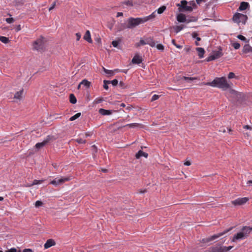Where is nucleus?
I'll use <instances>...</instances> for the list:
<instances>
[{
	"label": "nucleus",
	"instance_id": "412c9836",
	"mask_svg": "<svg viewBox=\"0 0 252 252\" xmlns=\"http://www.w3.org/2000/svg\"><path fill=\"white\" fill-rule=\"evenodd\" d=\"M146 44H148L152 47H154L156 46V43L155 41L151 37H148L146 38Z\"/></svg>",
	"mask_w": 252,
	"mask_h": 252
},
{
	"label": "nucleus",
	"instance_id": "1a4fd4ad",
	"mask_svg": "<svg viewBox=\"0 0 252 252\" xmlns=\"http://www.w3.org/2000/svg\"><path fill=\"white\" fill-rule=\"evenodd\" d=\"M141 1L139 0H127L122 3V5H125L127 7L135 6L140 4Z\"/></svg>",
	"mask_w": 252,
	"mask_h": 252
},
{
	"label": "nucleus",
	"instance_id": "9b49d317",
	"mask_svg": "<svg viewBox=\"0 0 252 252\" xmlns=\"http://www.w3.org/2000/svg\"><path fill=\"white\" fill-rule=\"evenodd\" d=\"M248 17H233L232 20L234 23L239 25L241 23L245 24Z\"/></svg>",
	"mask_w": 252,
	"mask_h": 252
},
{
	"label": "nucleus",
	"instance_id": "8fccbe9b",
	"mask_svg": "<svg viewBox=\"0 0 252 252\" xmlns=\"http://www.w3.org/2000/svg\"><path fill=\"white\" fill-rule=\"evenodd\" d=\"M206 0H196L195 3L196 5H200L202 2H205Z\"/></svg>",
	"mask_w": 252,
	"mask_h": 252
},
{
	"label": "nucleus",
	"instance_id": "c03bdc74",
	"mask_svg": "<svg viewBox=\"0 0 252 252\" xmlns=\"http://www.w3.org/2000/svg\"><path fill=\"white\" fill-rule=\"evenodd\" d=\"M157 48L161 51H163L164 49V46L162 44H159L156 46Z\"/></svg>",
	"mask_w": 252,
	"mask_h": 252
},
{
	"label": "nucleus",
	"instance_id": "58836bf2",
	"mask_svg": "<svg viewBox=\"0 0 252 252\" xmlns=\"http://www.w3.org/2000/svg\"><path fill=\"white\" fill-rule=\"evenodd\" d=\"M43 181H44V180H34L33 181V183H32V184L31 185H30V186L41 184L43 182Z\"/></svg>",
	"mask_w": 252,
	"mask_h": 252
},
{
	"label": "nucleus",
	"instance_id": "6e6552de",
	"mask_svg": "<svg viewBox=\"0 0 252 252\" xmlns=\"http://www.w3.org/2000/svg\"><path fill=\"white\" fill-rule=\"evenodd\" d=\"M249 200L248 197L238 198L231 201V204L234 206L242 205L245 204Z\"/></svg>",
	"mask_w": 252,
	"mask_h": 252
},
{
	"label": "nucleus",
	"instance_id": "393cba45",
	"mask_svg": "<svg viewBox=\"0 0 252 252\" xmlns=\"http://www.w3.org/2000/svg\"><path fill=\"white\" fill-rule=\"evenodd\" d=\"M242 51L244 53L252 52V47L249 45L246 44L243 47Z\"/></svg>",
	"mask_w": 252,
	"mask_h": 252
},
{
	"label": "nucleus",
	"instance_id": "f03ea898",
	"mask_svg": "<svg viewBox=\"0 0 252 252\" xmlns=\"http://www.w3.org/2000/svg\"><path fill=\"white\" fill-rule=\"evenodd\" d=\"M178 9L181 12H190L197 8V6L194 0L188 1L186 0H182L180 3L177 4Z\"/></svg>",
	"mask_w": 252,
	"mask_h": 252
},
{
	"label": "nucleus",
	"instance_id": "603ef678",
	"mask_svg": "<svg viewBox=\"0 0 252 252\" xmlns=\"http://www.w3.org/2000/svg\"><path fill=\"white\" fill-rule=\"evenodd\" d=\"M110 83H111L113 86H116L118 83V81L117 79H114L110 81Z\"/></svg>",
	"mask_w": 252,
	"mask_h": 252
},
{
	"label": "nucleus",
	"instance_id": "338daca9",
	"mask_svg": "<svg viewBox=\"0 0 252 252\" xmlns=\"http://www.w3.org/2000/svg\"><path fill=\"white\" fill-rule=\"evenodd\" d=\"M92 135V133L91 132H88L85 133L86 137L88 136H90Z\"/></svg>",
	"mask_w": 252,
	"mask_h": 252
},
{
	"label": "nucleus",
	"instance_id": "5fc2aeb1",
	"mask_svg": "<svg viewBox=\"0 0 252 252\" xmlns=\"http://www.w3.org/2000/svg\"><path fill=\"white\" fill-rule=\"evenodd\" d=\"M229 89V92L231 94H234V95H236L237 94V92L236 91H235L234 90H233V89H231L230 88Z\"/></svg>",
	"mask_w": 252,
	"mask_h": 252
},
{
	"label": "nucleus",
	"instance_id": "09e8293b",
	"mask_svg": "<svg viewBox=\"0 0 252 252\" xmlns=\"http://www.w3.org/2000/svg\"><path fill=\"white\" fill-rule=\"evenodd\" d=\"M5 21L8 23H13L14 21V19L12 18V17H10V18H6L5 19Z\"/></svg>",
	"mask_w": 252,
	"mask_h": 252
},
{
	"label": "nucleus",
	"instance_id": "4c0bfd02",
	"mask_svg": "<svg viewBox=\"0 0 252 252\" xmlns=\"http://www.w3.org/2000/svg\"><path fill=\"white\" fill-rule=\"evenodd\" d=\"M166 8V7L165 5H162L158 9V13L159 14L162 13Z\"/></svg>",
	"mask_w": 252,
	"mask_h": 252
},
{
	"label": "nucleus",
	"instance_id": "680f3d73",
	"mask_svg": "<svg viewBox=\"0 0 252 252\" xmlns=\"http://www.w3.org/2000/svg\"><path fill=\"white\" fill-rule=\"evenodd\" d=\"M147 192V190L146 189H144V190H139L138 191V192L140 193H145Z\"/></svg>",
	"mask_w": 252,
	"mask_h": 252
},
{
	"label": "nucleus",
	"instance_id": "ea45409f",
	"mask_svg": "<svg viewBox=\"0 0 252 252\" xmlns=\"http://www.w3.org/2000/svg\"><path fill=\"white\" fill-rule=\"evenodd\" d=\"M75 141L79 143V144H85L86 143V140H84V139H83L82 138H77L75 140Z\"/></svg>",
	"mask_w": 252,
	"mask_h": 252
},
{
	"label": "nucleus",
	"instance_id": "39448f33",
	"mask_svg": "<svg viewBox=\"0 0 252 252\" xmlns=\"http://www.w3.org/2000/svg\"><path fill=\"white\" fill-rule=\"evenodd\" d=\"M72 179L71 177H61L60 178H56L53 181H51L50 184L55 187L61 185L65 182H68Z\"/></svg>",
	"mask_w": 252,
	"mask_h": 252
},
{
	"label": "nucleus",
	"instance_id": "4468645a",
	"mask_svg": "<svg viewBox=\"0 0 252 252\" xmlns=\"http://www.w3.org/2000/svg\"><path fill=\"white\" fill-rule=\"evenodd\" d=\"M56 245L55 241L52 239H48L44 245V249H47Z\"/></svg>",
	"mask_w": 252,
	"mask_h": 252
},
{
	"label": "nucleus",
	"instance_id": "37998d69",
	"mask_svg": "<svg viewBox=\"0 0 252 252\" xmlns=\"http://www.w3.org/2000/svg\"><path fill=\"white\" fill-rule=\"evenodd\" d=\"M232 46L235 49H238L240 47V44L238 42H234L232 43Z\"/></svg>",
	"mask_w": 252,
	"mask_h": 252
},
{
	"label": "nucleus",
	"instance_id": "e433bc0d",
	"mask_svg": "<svg viewBox=\"0 0 252 252\" xmlns=\"http://www.w3.org/2000/svg\"><path fill=\"white\" fill-rule=\"evenodd\" d=\"M120 41V39H119V40H114L112 42V44L114 47L120 48L119 44Z\"/></svg>",
	"mask_w": 252,
	"mask_h": 252
},
{
	"label": "nucleus",
	"instance_id": "f704fd0d",
	"mask_svg": "<svg viewBox=\"0 0 252 252\" xmlns=\"http://www.w3.org/2000/svg\"><path fill=\"white\" fill-rule=\"evenodd\" d=\"M81 116V113H77L75 115L71 117L69 119V121H73L78 118Z\"/></svg>",
	"mask_w": 252,
	"mask_h": 252
},
{
	"label": "nucleus",
	"instance_id": "f257e3e1",
	"mask_svg": "<svg viewBox=\"0 0 252 252\" xmlns=\"http://www.w3.org/2000/svg\"><path fill=\"white\" fill-rule=\"evenodd\" d=\"M201 84L218 88L223 91H226L230 88V85L225 77H216L212 82H203Z\"/></svg>",
	"mask_w": 252,
	"mask_h": 252
},
{
	"label": "nucleus",
	"instance_id": "2f4dec72",
	"mask_svg": "<svg viewBox=\"0 0 252 252\" xmlns=\"http://www.w3.org/2000/svg\"><path fill=\"white\" fill-rule=\"evenodd\" d=\"M69 101L70 103L75 104L77 102V99L73 94H70L69 95Z\"/></svg>",
	"mask_w": 252,
	"mask_h": 252
},
{
	"label": "nucleus",
	"instance_id": "774afa93",
	"mask_svg": "<svg viewBox=\"0 0 252 252\" xmlns=\"http://www.w3.org/2000/svg\"><path fill=\"white\" fill-rule=\"evenodd\" d=\"M248 185H252V180H249L247 182V183Z\"/></svg>",
	"mask_w": 252,
	"mask_h": 252
},
{
	"label": "nucleus",
	"instance_id": "423d86ee",
	"mask_svg": "<svg viewBox=\"0 0 252 252\" xmlns=\"http://www.w3.org/2000/svg\"><path fill=\"white\" fill-rule=\"evenodd\" d=\"M231 229H232V228H230L228 229L225 230V231H223L222 232L219 233L217 234L214 235L209 238L203 239L202 240V242L203 243H208L210 241L214 240L220 237V236L224 235L225 234H226L227 232H229Z\"/></svg>",
	"mask_w": 252,
	"mask_h": 252
},
{
	"label": "nucleus",
	"instance_id": "a878e982",
	"mask_svg": "<svg viewBox=\"0 0 252 252\" xmlns=\"http://www.w3.org/2000/svg\"><path fill=\"white\" fill-rule=\"evenodd\" d=\"M196 51L198 52V55L199 58H202L205 53V50L203 48L198 47L196 48Z\"/></svg>",
	"mask_w": 252,
	"mask_h": 252
},
{
	"label": "nucleus",
	"instance_id": "a18cd8bd",
	"mask_svg": "<svg viewBox=\"0 0 252 252\" xmlns=\"http://www.w3.org/2000/svg\"><path fill=\"white\" fill-rule=\"evenodd\" d=\"M43 205V203L42 201L38 200L36 201L35 203V206L36 207H39L40 206H41Z\"/></svg>",
	"mask_w": 252,
	"mask_h": 252
},
{
	"label": "nucleus",
	"instance_id": "f3484780",
	"mask_svg": "<svg viewBox=\"0 0 252 252\" xmlns=\"http://www.w3.org/2000/svg\"><path fill=\"white\" fill-rule=\"evenodd\" d=\"M250 7V4L247 2L243 1L241 2L240 5L239 7V10H245Z\"/></svg>",
	"mask_w": 252,
	"mask_h": 252
},
{
	"label": "nucleus",
	"instance_id": "4be33fe9",
	"mask_svg": "<svg viewBox=\"0 0 252 252\" xmlns=\"http://www.w3.org/2000/svg\"><path fill=\"white\" fill-rule=\"evenodd\" d=\"M148 156V154L144 152L142 150H139L135 155V157L136 158H139L141 157L147 158Z\"/></svg>",
	"mask_w": 252,
	"mask_h": 252
},
{
	"label": "nucleus",
	"instance_id": "6e6d98bb",
	"mask_svg": "<svg viewBox=\"0 0 252 252\" xmlns=\"http://www.w3.org/2000/svg\"><path fill=\"white\" fill-rule=\"evenodd\" d=\"M6 252H17V250L15 248H11L7 250Z\"/></svg>",
	"mask_w": 252,
	"mask_h": 252
},
{
	"label": "nucleus",
	"instance_id": "473e14b6",
	"mask_svg": "<svg viewBox=\"0 0 252 252\" xmlns=\"http://www.w3.org/2000/svg\"><path fill=\"white\" fill-rule=\"evenodd\" d=\"M184 28V27L183 25H180V26H176L174 27L173 29H174V31H175V32L176 33H178L179 32H180L182 30H183Z\"/></svg>",
	"mask_w": 252,
	"mask_h": 252
},
{
	"label": "nucleus",
	"instance_id": "5701e85b",
	"mask_svg": "<svg viewBox=\"0 0 252 252\" xmlns=\"http://www.w3.org/2000/svg\"><path fill=\"white\" fill-rule=\"evenodd\" d=\"M208 252H220V246L218 245L209 248Z\"/></svg>",
	"mask_w": 252,
	"mask_h": 252
},
{
	"label": "nucleus",
	"instance_id": "c85d7f7f",
	"mask_svg": "<svg viewBox=\"0 0 252 252\" xmlns=\"http://www.w3.org/2000/svg\"><path fill=\"white\" fill-rule=\"evenodd\" d=\"M141 125L138 123H132V124H127L126 126H122L121 127H123L125 126H128L129 128H134L135 127H137L139 126H140Z\"/></svg>",
	"mask_w": 252,
	"mask_h": 252
},
{
	"label": "nucleus",
	"instance_id": "7c9ffc66",
	"mask_svg": "<svg viewBox=\"0 0 252 252\" xmlns=\"http://www.w3.org/2000/svg\"><path fill=\"white\" fill-rule=\"evenodd\" d=\"M115 23V21L113 19H111L108 22L107 27L109 29H112Z\"/></svg>",
	"mask_w": 252,
	"mask_h": 252
},
{
	"label": "nucleus",
	"instance_id": "72a5a7b5",
	"mask_svg": "<svg viewBox=\"0 0 252 252\" xmlns=\"http://www.w3.org/2000/svg\"><path fill=\"white\" fill-rule=\"evenodd\" d=\"M0 41L3 43H8L9 42V39L5 36H0Z\"/></svg>",
	"mask_w": 252,
	"mask_h": 252
},
{
	"label": "nucleus",
	"instance_id": "3c124183",
	"mask_svg": "<svg viewBox=\"0 0 252 252\" xmlns=\"http://www.w3.org/2000/svg\"><path fill=\"white\" fill-rule=\"evenodd\" d=\"M237 38L241 40L245 41L246 40V38L245 36L239 34L237 36Z\"/></svg>",
	"mask_w": 252,
	"mask_h": 252
},
{
	"label": "nucleus",
	"instance_id": "aec40b11",
	"mask_svg": "<svg viewBox=\"0 0 252 252\" xmlns=\"http://www.w3.org/2000/svg\"><path fill=\"white\" fill-rule=\"evenodd\" d=\"M83 38L87 41L89 43H92V39L91 38V33L89 31H87L86 32L85 35H84Z\"/></svg>",
	"mask_w": 252,
	"mask_h": 252
},
{
	"label": "nucleus",
	"instance_id": "a19ab883",
	"mask_svg": "<svg viewBox=\"0 0 252 252\" xmlns=\"http://www.w3.org/2000/svg\"><path fill=\"white\" fill-rule=\"evenodd\" d=\"M171 42L175 46H176L178 49H181L183 47L182 45H180L176 43V41L175 39H172Z\"/></svg>",
	"mask_w": 252,
	"mask_h": 252
},
{
	"label": "nucleus",
	"instance_id": "e2e57ef3",
	"mask_svg": "<svg viewBox=\"0 0 252 252\" xmlns=\"http://www.w3.org/2000/svg\"><path fill=\"white\" fill-rule=\"evenodd\" d=\"M233 16H247V15L243 14H241V13H236Z\"/></svg>",
	"mask_w": 252,
	"mask_h": 252
},
{
	"label": "nucleus",
	"instance_id": "b1692460",
	"mask_svg": "<svg viewBox=\"0 0 252 252\" xmlns=\"http://www.w3.org/2000/svg\"><path fill=\"white\" fill-rule=\"evenodd\" d=\"M24 92L23 89L15 93L14 96V98L16 99L21 100L22 98V95Z\"/></svg>",
	"mask_w": 252,
	"mask_h": 252
},
{
	"label": "nucleus",
	"instance_id": "bf43d9fd",
	"mask_svg": "<svg viewBox=\"0 0 252 252\" xmlns=\"http://www.w3.org/2000/svg\"><path fill=\"white\" fill-rule=\"evenodd\" d=\"M184 165L186 166H189L191 165V162L189 161H186L184 162Z\"/></svg>",
	"mask_w": 252,
	"mask_h": 252
},
{
	"label": "nucleus",
	"instance_id": "f8f14e48",
	"mask_svg": "<svg viewBox=\"0 0 252 252\" xmlns=\"http://www.w3.org/2000/svg\"><path fill=\"white\" fill-rule=\"evenodd\" d=\"M51 140V137L50 136H48L47 138L42 142H39L36 144L35 147L37 149H40L43 146H45Z\"/></svg>",
	"mask_w": 252,
	"mask_h": 252
},
{
	"label": "nucleus",
	"instance_id": "ddd939ff",
	"mask_svg": "<svg viewBox=\"0 0 252 252\" xmlns=\"http://www.w3.org/2000/svg\"><path fill=\"white\" fill-rule=\"evenodd\" d=\"M252 231V227H250L248 226H244L241 229V232L244 235L245 238L247 237L249 234L251 233Z\"/></svg>",
	"mask_w": 252,
	"mask_h": 252
},
{
	"label": "nucleus",
	"instance_id": "49530a36",
	"mask_svg": "<svg viewBox=\"0 0 252 252\" xmlns=\"http://www.w3.org/2000/svg\"><path fill=\"white\" fill-rule=\"evenodd\" d=\"M159 97V95H158V94H154V95H153L152 98H151V101H154L155 100H156L157 99H158Z\"/></svg>",
	"mask_w": 252,
	"mask_h": 252
},
{
	"label": "nucleus",
	"instance_id": "20e7f679",
	"mask_svg": "<svg viewBox=\"0 0 252 252\" xmlns=\"http://www.w3.org/2000/svg\"><path fill=\"white\" fill-rule=\"evenodd\" d=\"M44 43V38L41 36L33 43V48L37 51L43 50L45 46Z\"/></svg>",
	"mask_w": 252,
	"mask_h": 252
},
{
	"label": "nucleus",
	"instance_id": "4d7b16f0",
	"mask_svg": "<svg viewBox=\"0 0 252 252\" xmlns=\"http://www.w3.org/2000/svg\"><path fill=\"white\" fill-rule=\"evenodd\" d=\"M102 98H96L95 100V102L96 103H99L101 102H102Z\"/></svg>",
	"mask_w": 252,
	"mask_h": 252
},
{
	"label": "nucleus",
	"instance_id": "13d9d810",
	"mask_svg": "<svg viewBox=\"0 0 252 252\" xmlns=\"http://www.w3.org/2000/svg\"><path fill=\"white\" fill-rule=\"evenodd\" d=\"M243 128L245 129H248L251 130L252 127L248 125H245L243 126Z\"/></svg>",
	"mask_w": 252,
	"mask_h": 252
},
{
	"label": "nucleus",
	"instance_id": "c756f323",
	"mask_svg": "<svg viewBox=\"0 0 252 252\" xmlns=\"http://www.w3.org/2000/svg\"><path fill=\"white\" fill-rule=\"evenodd\" d=\"M80 84L84 85L87 88H89L91 85V82L87 80L86 79L83 80L81 82H80Z\"/></svg>",
	"mask_w": 252,
	"mask_h": 252
},
{
	"label": "nucleus",
	"instance_id": "bb28decb",
	"mask_svg": "<svg viewBox=\"0 0 252 252\" xmlns=\"http://www.w3.org/2000/svg\"><path fill=\"white\" fill-rule=\"evenodd\" d=\"M232 248L233 246L225 247L220 246V252H228L229 251L232 249Z\"/></svg>",
	"mask_w": 252,
	"mask_h": 252
},
{
	"label": "nucleus",
	"instance_id": "0e129e2a",
	"mask_svg": "<svg viewBox=\"0 0 252 252\" xmlns=\"http://www.w3.org/2000/svg\"><path fill=\"white\" fill-rule=\"evenodd\" d=\"M198 36V34L196 32H193L192 33V37L194 38H196Z\"/></svg>",
	"mask_w": 252,
	"mask_h": 252
},
{
	"label": "nucleus",
	"instance_id": "864d4df0",
	"mask_svg": "<svg viewBox=\"0 0 252 252\" xmlns=\"http://www.w3.org/2000/svg\"><path fill=\"white\" fill-rule=\"evenodd\" d=\"M75 35L76 36V40L77 41L79 40L81 37V34H80V33H79V32L76 33Z\"/></svg>",
	"mask_w": 252,
	"mask_h": 252
},
{
	"label": "nucleus",
	"instance_id": "7ed1b4c3",
	"mask_svg": "<svg viewBox=\"0 0 252 252\" xmlns=\"http://www.w3.org/2000/svg\"><path fill=\"white\" fill-rule=\"evenodd\" d=\"M152 17H145L144 18H129L127 20L126 27L129 29L133 28L141 23L147 21L150 19V18Z\"/></svg>",
	"mask_w": 252,
	"mask_h": 252
},
{
	"label": "nucleus",
	"instance_id": "052dcab7",
	"mask_svg": "<svg viewBox=\"0 0 252 252\" xmlns=\"http://www.w3.org/2000/svg\"><path fill=\"white\" fill-rule=\"evenodd\" d=\"M23 252H32V250L30 249H26L23 250Z\"/></svg>",
	"mask_w": 252,
	"mask_h": 252
},
{
	"label": "nucleus",
	"instance_id": "a211bd4d",
	"mask_svg": "<svg viewBox=\"0 0 252 252\" xmlns=\"http://www.w3.org/2000/svg\"><path fill=\"white\" fill-rule=\"evenodd\" d=\"M98 112L99 114L102 115H110L112 114V111L110 110H106L103 108H100L99 109Z\"/></svg>",
	"mask_w": 252,
	"mask_h": 252
},
{
	"label": "nucleus",
	"instance_id": "dca6fc26",
	"mask_svg": "<svg viewBox=\"0 0 252 252\" xmlns=\"http://www.w3.org/2000/svg\"><path fill=\"white\" fill-rule=\"evenodd\" d=\"M142 57L139 55L136 54L132 59L131 62L134 64H139L142 63Z\"/></svg>",
	"mask_w": 252,
	"mask_h": 252
},
{
	"label": "nucleus",
	"instance_id": "69168bd1",
	"mask_svg": "<svg viewBox=\"0 0 252 252\" xmlns=\"http://www.w3.org/2000/svg\"><path fill=\"white\" fill-rule=\"evenodd\" d=\"M21 30V26L20 25H18L16 28V32H18Z\"/></svg>",
	"mask_w": 252,
	"mask_h": 252
},
{
	"label": "nucleus",
	"instance_id": "6ab92c4d",
	"mask_svg": "<svg viewBox=\"0 0 252 252\" xmlns=\"http://www.w3.org/2000/svg\"><path fill=\"white\" fill-rule=\"evenodd\" d=\"M102 69L105 73L109 75L110 76H113L114 74V72H118L120 71L119 69H116L114 70H112L107 69L104 67H102Z\"/></svg>",
	"mask_w": 252,
	"mask_h": 252
},
{
	"label": "nucleus",
	"instance_id": "9d476101",
	"mask_svg": "<svg viewBox=\"0 0 252 252\" xmlns=\"http://www.w3.org/2000/svg\"><path fill=\"white\" fill-rule=\"evenodd\" d=\"M187 17H177V20L180 23H187L197 21L196 17H191L192 18L191 19H187Z\"/></svg>",
	"mask_w": 252,
	"mask_h": 252
},
{
	"label": "nucleus",
	"instance_id": "cd10ccee",
	"mask_svg": "<svg viewBox=\"0 0 252 252\" xmlns=\"http://www.w3.org/2000/svg\"><path fill=\"white\" fill-rule=\"evenodd\" d=\"M182 79L187 81L189 83H190L191 81L198 79V77H189L186 76H183Z\"/></svg>",
	"mask_w": 252,
	"mask_h": 252
},
{
	"label": "nucleus",
	"instance_id": "c9c22d12",
	"mask_svg": "<svg viewBox=\"0 0 252 252\" xmlns=\"http://www.w3.org/2000/svg\"><path fill=\"white\" fill-rule=\"evenodd\" d=\"M146 39L145 40H143L142 39H141L140 41H139V42L136 43L135 46L136 47H139V46H140L141 45H146Z\"/></svg>",
	"mask_w": 252,
	"mask_h": 252
},
{
	"label": "nucleus",
	"instance_id": "2eb2a0df",
	"mask_svg": "<svg viewBox=\"0 0 252 252\" xmlns=\"http://www.w3.org/2000/svg\"><path fill=\"white\" fill-rule=\"evenodd\" d=\"M245 238V237L243 234V233L241 232H240L239 233H237L236 234L234 235L232 241L233 242H236L237 240H243Z\"/></svg>",
	"mask_w": 252,
	"mask_h": 252
},
{
	"label": "nucleus",
	"instance_id": "de8ad7c7",
	"mask_svg": "<svg viewBox=\"0 0 252 252\" xmlns=\"http://www.w3.org/2000/svg\"><path fill=\"white\" fill-rule=\"evenodd\" d=\"M235 77H236L235 75L233 72H231L229 73V74L228 75V79H232V78H234Z\"/></svg>",
	"mask_w": 252,
	"mask_h": 252
},
{
	"label": "nucleus",
	"instance_id": "0eeeda50",
	"mask_svg": "<svg viewBox=\"0 0 252 252\" xmlns=\"http://www.w3.org/2000/svg\"><path fill=\"white\" fill-rule=\"evenodd\" d=\"M223 55L222 50L220 48L218 51H214L212 54L207 58V61H211L218 59Z\"/></svg>",
	"mask_w": 252,
	"mask_h": 252
},
{
	"label": "nucleus",
	"instance_id": "79ce46f5",
	"mask_svg": "<svg viewBox=\"0 0 252 252\" xmlns=\"http://www.w3.org/2000/svg\"><path fill=\"white\" fill-rule=\"evenodd\" d=\"M110 81H106V80H104V85H103V87L105 89V90H108V84H110Z\"/></svg>",
	"mask_w": 252,
	"mask_h": 252
}]
</instances>
